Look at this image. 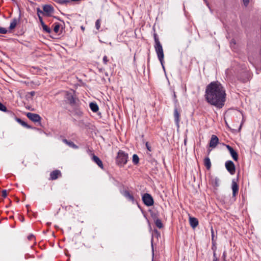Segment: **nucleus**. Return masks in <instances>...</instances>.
I'll list each match as a JSON object with an SVG mask.
<instances>
[{
  "instance_id": "1",
  "label": "nucleus",
  "mask_w": 261,
  "mask_h": 261,
  "mask_svg": "<svg viewBox=\"0 0 261 261\" xmlns=\"http://www.w3.org/2000/svg\"><path fill=\"white\" fill-rule=\"evenodd\" d=\"M226 95L224 88L218 81L212 82L206 87L205 100L217 108L221 109L224 106Z\"/></svg>"
},
{
  "instance_id": "2",
  "label": "nucleus",
  "mask_w": 261,
  "mask_h": 261,
  "mask_svg": "<svg viewBox=\"0 0 261 261\" xmlns=\"http://www.w3.org/2000/svg\"><path fill=\"white\" fill-rule=\"evenodd\" d=\"M153 38L154 40V49L155 50V52L157 54L158 58L163 68L164 69V51L162 45L159 40V37L156 33H154L153 34Z\"/></svg>"
},
{
  "instance_id": "3",
  "label": "nucleus",
  "mask_w": 261,
  "mask_h": 261,
  "mask_svg": "<svg viewBox=\"0 0 261 261\" xmlns=\"http://www.w3.org/2000/svg\"><path fill=\"white\" fill-rule=\"evenodd\" d=\"M128 159V154L122 150H119L116 157V164L120 167L126 164Z\"/></svg>"
},
{
  "instance_id": "4",
  "label": "nucleus",
  "mask_w": 261,
  "mask_h": 261,
  "mask_svg": "<svg viewBox=\"0 0 261 261\" xmlns=\"http://www.w3.org/2000/svg\"><path fill=\"white\" fill-rule=\"evenodd\" d=\"M74 91H73V93L67 91H64V98L70 106H73L80 101L78 97L74 94Z\"/></svg>"
},
{
  "instance_id": "5",
  "label": "nucleus",
  "mask_w": 261,
  "mask_h": 261,
  "mask_svg": "<svg viewBox=\"0 0 261 261\" xmlns=\"http://www.w3.org/2000/svg\"><path fill=\"white\" fill-rule=\"evenodd\" d=\"M71 107H72V110L71 111V112L75 116L79 118L83 116L84 113L81 106V102L80 100Z\"/></svg>"
},
{
  "instance_id": "6",
  "label": "nucleus",
  "mask_w": 261,
  "mask_h": 261,
  "mask_svg": "<svg viewBox=\"0 0 261 261\" xmlns=\"http://www.w3.org/2000/svg\"><path fill=\"white\" fill-rule=\"evenodd\" d=\"M120 193L129 201H130L132 203L134 204L137 203L135 200V198L133 194L127 190L123 189L120 190Z\"/></svg>"
},
{
  "instance_id": "7",
  "label": "nucleus",
  "mask_w": 261,
  "mask_h": 261,
  "mask_svg": "<svg viewBox=\"0 0 261 261\" xmlns=\"http://www.w3.org/2000/svg\"><path fill=\"white\" fill-rule=\"evenodd\" d=\"M142 199L144 204L147 206H150L153 205V199L151 195L148 193H145L142 196Z\"/></svg>"
},
{
  "instance_id": "8",
  "label": "nucleus",
  "mask_w": 261,
  "mask_h": 261,
  "mask_svg": "<svg viewBox=\"0 0 261 261\" xmlns=\"http://www.w3.org/2000/svg\"><path fill=\"white\" fill-rule=\"evenodd\" d=\"M43 15L46 17H50L54 12V8L50 5H44L42 6Z\"/></svg>"
},
{
  "instance_id": "9",
  "label": "nucleus",
  "mask_w": 261,
  "mask_h": 261,
  "mask_svg": "<svg viewBox=\"0 0 261 261\" xmlns=\"http://www.w3.org/2000/svg\"><path fill=\"white\" fill-rule=\"evenodd\" d=\"M27 117L32 121L35 123H41V117L39 115L35 113L28 112L26 114Z\"/></svg>"
},
{
  "instance_id": "10",
  "label": "nucleus",
  "mask_w": 261,
  "mask_h": 261,
  "mask_svg": "<svg viewBox=\"0 0 261 261\" xmlns=\"http://www.w3.org/2000/svg\"><path fill=\"white\" fill-rule=\"evenodd\" d=\"M226 170L231 175L234 174L236 172V167L232 161H227L225 164Z\"/></svg>"
},
{
  "instance_id": "11",
  "label": "nucleus",
  "mask_w": 261,
  "mask_h": 261,
  "mask_svg": "<svg viewBox=\"0 0 261 261\" xmlns=\"http://www.w3.org/2000/svg\"><path fill=\"white\" fill-rule=\"evenodd\" d=\"M238 177L237 179H233L231 183V189L232 190V197L235 198L239 192V185L237 183Z\"/></svg>"
},
{
  "instance_id": "12",
  "label": "nucleus",
  "mask_w": 261,
  "mask_h": 261,
  "mask_svg": "<svg viewBox=\"0 0 261 261\" xmlns=\"http://www.w3.org/2000/svg\"><path fill=\"white\" fill-rule=\"evenodd\" d=\"M226 147L229 151L231 157L235 161L238 160V152L230 146L229 145H226Z\"/></svg>"
},
{
  "instance_id": "13",
  "label": "nucleus",
  "mask_w": 261,
  "mask_h": 261,
  "mask_svg": "<svg viewBox=\"0 0 261 261\" xmlns=\"http://www.w3.org/2000/svg\"><path fill=\"white\" fill-rule=\"evenodd\" d=\"M174 117L176 125L177 127H179V123L180 121V113L178 111L177 106H174Z\"/></svg>"
},
{
  "instance_id": "14",
  "label": "nucleus",
  "mask_w": 261,
  "mask_h": 261,
  "mask_svg": "<svg viewBox=\"0 0 261 261\" xmlns=\"http://www.w3.org/2000/svg\"><path fill=\"white\" fill-rule=\"evenodd\" d=\"M219 143V139L217 136L213 135L209 143L210 147L214 148H215Z\"/></svg>"
},
{
  "instance_id": "15",
  "label": "nucleus",
  "mask_w": 261,
  "mask_h": 261,
  "mask_svg": "<svg viewBox=\"0 0 261 261\" xmlns=\"http://www.w3.org/2000/svg\"><path fill=\"white\" fill-rule=\"evenodd\" d=\"M62 176V174H61V171L59 170H55L50 172L49 179L50 180H56L59 176Z\"/></svg>"
},
{
  "instance_id": "16",
  "label": "nucleus",
  "mask_w": 261,
  "mask_h": 261,
  "mask_svg": "<svg viewBox=\"0 0 261 261\" xmlns=\"http://www.w3.org/2000/svg\"><path fill=\"white\" fill-rule=\"evenodd\" d=\"M92 160L95 162L101 169H103V166L102 161L94 154H92Z\"/></svg>"
},
{
  "instance_id": "17",
  "label": "nucleus",
  "mask_w": 261,
  "mask_h": 261,
  "mask_svg": "<svg viewBox=\"0 0 261 261\" xmlns=\"http://www.w3.org/2000/svg\"><path fill=\"white\" fill-rule=\"evenodd\" d=\"M152 217L154 219V223L157 227L159 228H162L163 227V225L161 220L158 218L156 214H151Z\"/></svg>"
},
{
  "instance_id": "18",
  "label": "nucleus",
  "mask_w": 261,
  "mask_h": 261,
  "mask_svg": "<svg viewBox=\"0 0 261 261\" xmlns=\"http://www.w3.org/2000/svg\"><path fill=\"white\" fill-rule=\"evenodd\" d=\"M219 181L220 179L219 178L217 177H214L212 176H211L210 182L213 187L215 188L218 187L219 186Z\"/></svg>"
},
{
  "instance_id": "19",
  "label": "nucleus",
  "mask_w": 261,
  "mask_h": 261,
  "mask_svg": "<svg viewBox=\"0 0 261 261\" xmlns=\"http://www.w3.org/2000/svg\"><path fill=\"white\" fill-rule=\"evenodd\" d=\"M189 222L191 226L194 228L198 225V220L197 218L190 217Z\"/></svg>"
},
{
  "instance_id": "20",
  "label": "nucleus",
  "mask_w": 261,
  "mask_h": 261,
  "mask_svg": "<svg viewBox=\"0 0 261 261\" xmlns=\"http://www.w3.org/2000/svg\"><path fill=\"white\" fill-rule=\"evenodd\" d=\"M20 15H19V17L18 18H14L12 19L10 26H9V30H13L16 27L18 21L20 20Z\"/></svg>"
},
{
  "instance_id": "21",
  "label": "nucleus",
  "mask_w": 261,
  "mask_h": 261,
  "mask_svg": "<svg viewBox=\"0 0 261 261\" xmlns=\"http://www.w3.org/2000/svg\"><path fill=\"white\" fill-rule=\"evenodd\" d=\"M62 141L71 148L73 149H77L79 148V147L76 144H75L74 142L71 141H69L66 139H63Z\"/></svg>"
},
{
  "instance_id": "22",
  "label": "nucleus",
  "mask_w": 261,
  "mask_h": 261,
  "mask_svg": "<svg viewBox=\"0 0 261 261\" xmlns=\"http://www.w3.org/2000/svg\"><path fill=\"white\" fill-rule=\"evenodd\" d=\"M15 119L18 123H19L23 127H26L27 128H33V127L31 125L27 124L25 122L21 120L20 118L15 117Z\"/></svg>"
},
{
  "instance_id": "23",
  "label": "nucleus",
  "mask_w": 261,
  "mask_h": 261,
  "mask_svg": "<svg viewBox=\"0 0 261 261\" xmlns=\"http://www.w3.org/2000/svg\"><path fill=\"white\" fill-rule=\"evenodd\" d=\"M89 107L93 112H97L99 110V107L96 102H90L89 104Z\"/></svg>"
},
{
  "instance_id": "24",
  "label": "nucleus",
  "mask_w": 261,
  "mask_h": 261,
  "mask_svg": "<svg viewBox=\"0 0 261 261\" xmlns=\"http://www.w3.org/2000/svg\"><path fill=\"white\" fill-rule=\"evenodd\" d=\"M204 165L206 167V168L207 170H210L211 169L212 164H211L210 159L208 156L205 157L204 158Z\"/></svg>"
},
{
  "instance_id": "25",
  "label": "nucleus",
  "mask_w": 261,
  "mask_h": 261,
  "mask_svg": "<svg viewBox=\"0 0 261 261\" xmlns=\"http://www.w3.org/2000/svg\"><path fill=\"white\" fill-rule=\"evenodd\" d=\"M139 162V158L136 154L133 155V162L135 165H137Z\"/></svg>"
},
{
  "instance_id": "26",
  "label": "nucleus",
  "mask_w": 261,
  "mask_h": 261,
  "mask_svg": "<svg viewBox=\"0 0 261 261\" xmlns=\"http://www.w3.org/2000/svg\"><path fill=\"white\" fill-rule=\"evenodd\" d=\"M56 3L63 5H67L69 3V1L68 0H54Z\"/></svg>"
},
{
  "instance_id": "27",
  "label": "nucleus",
  "mask_w": 261,
  "mask_h": 261,
  "mask_svg": "<svg viewBox=\"0 0 261 261\" xmlns=\"http://www.w3.org/2000/svg\"><path fill=\"white\" fill-rule=\"evenodd\" d=\"M42 27L43 31H44L47 33H50L51 32L50 29L48 27H47V25H46L45 24L42 25Z\"/></svg>"
},
{
  "instance_id": "28",
  "label": "nucleus",
  "mask_w": 261,
  "mask_h": 261,
  "mask_svg": "<svg viewBox=\"0 0 261 261\" xmlns=\"http://www.w3.org/2000/svg\"><path fill=\"white\" fill-rule=\"evenodd\" d=\"M211 232L212 236V242H216L217 238L215 239L214 230L212 226L211 227Z\"/></svg>"
},
{
  "instance_id": "29",
  "label": "nucleus",
  "mask_w": 261,
  "mask_h": 261,
  "mask_svg": "<svg viewBox=\"0 0 261 261\" xmlns=\"http://www.w3.org/2000/svg\"><path fill=\"white\" fill-rule=\"evenodd\" d=\"M244 75L246 76V77H241V76L239 77V80L241 81L243 83L246 82L248 80V73L247 72L244 73Z\"/></svg>"
},
{
  "instance_id": "30",
  "label": "nucleus",
  "mask_w": 261,
  "mask_h": 261,
  "mask_svg": "<svg viewBox=\"0 0 261 261\" xmlns=\"http://www.w3.org/2000/svg\"><path fill=\"white\" fill-rule=\"evenodd\" d=\"M54 25H55V26H54V31L56 33H57L59 32L60 25L58 23H56L54 24Z\"/></svg>"
},
{
  "instance_id": "31",
  "label": "nucleus",
  "mask_w": 261,
  "mask_h": 261,
  "mask_svg": "<svg viewBox=\"0 0 261 261\" xmlns=\"http://www.w3.org/2000/svg\"><path fill=\"white\" fill-rule=\"evenodd\" d=\"M212 250H213V252H216V250L217 249V243L216 242H212Z\"/></svg>"
},
{
  "instance_id": "32",
  "label": "nucleus",
  "mask_w": 261,
  "mask_h": 261,
  "mask_svg": "<svg viewBox=\"0 0 261 261\" xmlns=\"http://www.w3.org/2000/svg\"><path fill=\"white\" fill-rule=\"evenodd\" d=\"M173 101H174V106H177L178 105V100L176 98V93L175 92V91H173Z\"/></svg>"
},
{
  "instance_id": "33",
  "label": "nucleus",
  "mask_w": 261,
  "mask_h": 261,
  "mask_svg": "<svg viewBox=\"0 0 261 261\" xmlns=\"http://www.w3.org/2000/svg\"><path fill=\"white\" fill-rule=\"evenodd\" d=\"M100 27V20L97 19L95 22V28L97 30H99Z\"/></svg>"
},
{
  "instance_id": "34",
  "label": "nucleus",
  "mask_w": 261,
  "mask_h": 261,
  "mask_svg": "<svg viewBox=\"0 0 261 261\" xmlns=\"http://www.w3.org/2000/svg\"><path fill=\"white\" fill-rule=\"evenodd\" d=\"M38 17L41 16V14L43 15V10H41L39 8L36 9Z\"/></svg>"
},
{
  "instance_id": "35",
  "label": "nucleus",
  "mask_w": 261,
  "mask_h": 261,
  "mask_svg": "<svg viewBox=\"0 0 261 261\" xmlns=\"http://www.w3.org/2000/svg\"><path fill=\"white\" fill-rule=\"evenodd\" d=\"M8 31L4 28L0 27V33L5 34H7Z\"/></svg>"
},
{
  "instance_id": "36",
  "label": "nucleus",
  "mask_w": 261,
  "mask_h": 261,
  "mask_svg": "<svg viewBox=\"0 0 261 261\" xmlns=\"http://www.w3.org/2000/svg\"><path fill=\"white\" fill-rule=\"evenodd\" d=\"M4 112L7 113L11 117H13V116L15 117V114L12 111L7 110V108H6V111H4Z\"/></svg>"
},
{
  "instance_id": "37",
  "label": "nucleus",
  "mask_w": 261,
  "mask_h": 261,
  "mask_svg": "<svg viewBox=\"0 0 261 261\" xmlns=\"http://www.w3.org/2000/svg\"><path fill=\"white\" fill-rule=\"evenodd\" d=\"M0 111H6V107L5 106L2 102H0Z\"/></svg>"
},
{
  "instance_id": "38",
  "label": "nucleus",
  "mask_w": 261,
  "mask_h": 261,
  "mask_svg": "<svg viewBox=\"0 0 261 261\" xmlns=\"http://www.w3.org/2000/svg\"><path fill=\"white\" fill-rule=\"evenodd\" d=\"M145 146H146V148L147 149V150L149 151H151V150H152L151 147V146L150 145L149 143L148 142H146Z\"/></svg>"
},
{
  "instance_id": "39",
  "label": "nucleus",
  "mask_w": 261,
  "mask_h": 261,
  "mask_svg": "<svg viewBox=\"0 0 261 261\" xmlns=\"http://www.w3.org/2000/svg\"><path fill=\"white\" fill-rule=\"evenodd\" d=\"M102 61H103V63L104 64L106 65L107 64L108 61H109V60L108 59V57L107 56H105L103 57V59H102Z\"/></svg>"
},
{
  "instance_id": "40",
  "label": "nucleus",
  "mask_w": 261,
  "mask_h": 261,
  "mask_svg": "<svg viewBox=\"0 0 261 261\" xmlns=\"http://www.w3.org/2000/svg\"><path fill=\"white\" fill-rule=\"evenodd\" d=\"M2 196L4 198H6L7 196V191L6 190H3L2 192Z\"/></svg>"
},
{
  "instance_id": "41",
  "label": "nucleus",
  "mask_w": 261,
  "mask_h": 261,
  "mask_svg": "<svg viewBox=\"0 0 261 261\" xmlns=\"http://www.w3.org/2000/svg\"><path fill=\"white\" fill-rule=\"evenodd\" d=\"M152 242H153V238H152V239H151V247H152V261H153L154 249H153V245Z\"/></svg>"
},
{
  "instance_id": "42",
  "label": "nucleus",
  "mask_w": 261,
  "mask_h": 261,
  "mask_svg": "<svg viewBox=\"0 0 261 261\" xmlns=\"http://www.w3.org/2000/svg\"><path fill=\"white\" fill-rule=\"evenodd\" d=\"M213 261H219V258L217 256L216 252H213Z\"/></svg>"
},
{
  "instance_id": "43",
  "label": "nucleus",
  "mask_w": 261,
  "mask_h": 261,
  "mask_svg": "<svg viewBox=\"0 0 261 261\" xmlns=\"http://www.w3.org/2000/svg\"><path fill=\"white\" fill-rule=\"evenodd\" d=\"M227 253L226 251H224L222 255V259L223 261H226V258Z\"/></svg>"
},
{
  "instance_id": "44",
  "label": "nucleus",
  "mask_w": 261,
  "mask_h": 261,
  "mask_svg": "<svg viewBox=\"0 0 261 261\" xmlns=\"http://www.w3.org/2000/svg\"><path fill=\"white\" fill-rule=\"evenodd\" d=\"M249 1L250 0H243V4H244V5L245 6V7H247L249 3Z\"/></svg>"
},
{
  "instance_id": "45",
  "label": "nucleus",
  "mask_w": 261,
  "mask_h": 261,
  "mask_svg": "<svg viewBox=\"0 0 261 261\" xmlns=\"http://www.w3.org/2000/svg\"><path fill=\"white\" fill-rule=\"evenodd\" d=\"M38 18H39V21L41 23V25H44L45 23H44V21H43L42 17L41 16H39V17H38Z\"/></svg>"
},
{
  "instance_id": "46",
  "label": "nucleus",
  "mask_w": 261,
  "mask_h": 261,
  "mask_svg": "<svg viewBox=\"0 0 261 261\" xmlns=\"http://www.w3.org/2000/svg\"><path fill=\"white\" fill-rule=\"evenodd\" d=\"M33 238H34V236L33 234H30L28 237V239L29 240H32Z\"/></svg>"
},
{
  "instance_id": "47",
  "label": "nucleus",
  "mask_w": 261,
  "mask_h": 261,
  "mask_svg": "<svg viewBox=\"0 0 261 261\" xmlns=\"http://www.w3.org/2000/svg\"><path fill=\"white\" fill-rule=\"evenodd\" d=\"M32 96H33L35 95V91H31V92L29 93Z\"/></svg>"
},
{
  "instance_id": "48",
  "label": "nucleus",
  "mask_w": 261,
  "mask_h": 261,
  "mask_svg": "<svg viewBox=\"0 0 261 261\" xmlns=\"http://www.w3.org/2000/svg\"><path fill=\"white\" fill-rule=\"evenodd\" d=\"M187 142V138H186L184 140V144L185 145H186Z\"/></svg>"
},
{
  "instance_id": "49",
  "label": "nucleus",
  "mask_w": 261,
  "mask_h": 261,
  "mask_svg": "<svg viewBox=\"0 0 261 261\" xmlns=\"http://www.w3.org/2000/svg\"><path fill=\"white\" fill-rule=\"evenodd\" d=\"M206 5L208 7V8H210V6H209V4L206 1V0H204Z\"/></svg>"
},
{
  "instance_id": "50",
  "label": "nucleus",
  "mask_w": 261,
  "mask_h": 261,
  "mask_svg": "<svg viewBox=\"0 0 261 261\" xmlns=\"http://www.w3.org/2000/svg\"><path fill=\"white\" fill-rule=\"evenodd\" d=\"M211 151V149H208V151H207V154L208 155L210 154V152Z\"/></svg>"
},
{
  "instance_id": "51",
  "label": "nucleus",
  "mask_w": 261,
  "mask_h": 261,
  "mask_svg": "<svg viewBox=\"0 0 261 261\" xmlns=\"http://www.w3.org/2000/svg\"><path fill=\"white\" fill-rule=\"evenodd\" d=\"M81 29L83 30H84L85 28L83 26H81Z\"/></svg>"
},
{
  "instance_id": "52",
  "label": "nucleus",
  "mask_w": 261,
  "mask_h": 261,
  "mask_svg": "<svg viewBox=\"0 0 261 261\" xmlns=\"http://www.w3.org/2000/svg\"><path fill=\"white\" fill-rule=\"evenodd\" d=\"M154 232L158 233V231L156 229H154Z\"/></svg>"
},
{
  "instance_id": "53",
  "label": "nucleus",
  "mask_w": 261,
  "mask_h": 261,
  "mask_svg": "<svg viewBox=\"0 0 261 261\" xmlns=\"http://www.w3.org/2000/svg\"><path fill=\"white\" fill-rule=\"evenodd\" d=\"M73 121H76V119H73Z\"/></svg>"
},
{
  "instance_id": "54",
  "label": "nucleus",
  "mask_w": 261,
  "mask_h": 261,
  "mask_svg": "<svg viewBox=\"0 0 261 261\" xmlns=\"http://www.w3.org/2000/svg\"><path fill=\"white\" fill-rule=\"evenodd\" d=\"M30 206L29 205H27V207L28 208Z\"/></svg>"
},
{
  "instance_id": "55",
  "label": "nucleus",
  "mask_w": 261,
  "mask_h": 261,
  "mask_svg": "<svg viewBox=\"0 0 261 261\" xmlns=\"http://www.w3.org/2000/svg\"><path fill=\"white\" fill-rule=\"evenodd\" d=\"M231 42L234 43V44H235V42L234 41H233L232 40L231 41Z\"/></svg>"
},
{
  "instance_id": "56",
  "label": "nucleus",
  "mask_w": 261,
  "mask_h": 261,
  "mask_svg": "<svg viewBox=\"0 0 261 261\" xmlns=\"http://www.w3.org/2000/svg\"><path fill=\"white\" fill-rule=\"evenodd\" d=\"M12 1H14H14H15V0H12Z\"/></svg>"
}]
</instances>
